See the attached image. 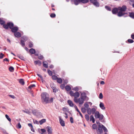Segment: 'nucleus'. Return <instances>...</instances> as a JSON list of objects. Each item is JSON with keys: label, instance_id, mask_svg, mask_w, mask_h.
Returning <instances> with one entry per match:
<instances>
[{"label": "nucleus", "instance_id": "obj_1", "mask_svg": "<svg viewBox=\"0 0 134 134\" xmlns=\"http://www.w3.org/2000/svg\"><path fill=\"white\" fill-rule=\"evenodd\" d=\"M96 110L94 108L91 109V113H92L93 114L95 113L94 117L96 119H99V120L100 121L102 120L104 118L103 115L102 114H100L98 111H96Z\"/></svg>", "mask_w": 134, "mask_h": 134}, {"label": "nucleus", "instance_id": "obj_2", "mask_svg": "<svg viewBox=\"0 0 134 134\" xmlns=\"http://www.w3.org/2000/svg\"><path fill=\"white\" fill-rule=\"evenodd\" d=\"M42 102L43 103H44L46 104L49 103V95L46 92L42 93L41 95Z\"/></svg>", "mask_w": 134, "mask_h": 134}, {"label": "nucleus", "instance_id": "obj_3", "mask_svg": "<svg viewBox=\"0 0 134 134\" xmlns=\"http://www.w3.org/2000/svg\"><path fill=\"white\" fill-rule=\"evenodd\" d=\"M80 98L81 101L80 103V104H83L84 101H87L89 99V98L87 96L85 92H83L81 93Z\"/></svg>", "mask_w": 134, "mask_h": 134}, {"label": "nucleus", "instance_id": "obj_4", "mask_svg": "<svg viewBox=\"0 0 134 134\" xmlns=\"http://www.w3.org/2000/svg\"><path fill=\"white\" fill-rule=\"evenodd\" d=\"M8 26V28L11 29V31L14 33V34L18 30V27L17 26H14V24L11 22H10Z\"/></svg>", "mask_w": 134, "mask_h": 134}, {"label": "nucleus", "instance_id": "obj_5", "mask_svg": "<svg viewBox=\"0 0 134 134\" xmlns=\"http://www.w3.org/2000/svg\"><path fill=\"white\" fill-rule=\"evenodd\" d=\"M10 22H8L7 24H5V21L1 19L0 18V24L1 25H3V27L6 30H7L8 29V26Z\"/></svg>", "mask_w": 134, "mask_h": 134}, {"label": "nucleus", "instance_id": "obj_6", "mask_svg": "<svg viewBox=\"0 0 134 134\" xmlns=\"http://www.w3.org/2000/svg\"><path fill=\"white\" fill-rule=\"evenodd\" d=\"M123 12H122L121 11H119L117 13V15L119 17H121L123 16H124V17H126L128 16V15H125V14H127V13H123Z\"/></svg>", "mask_w": 134, "mask_h": 134}, {"label": "nucleus", "instance_id": "obj_7", "mask_svg": "<svg viewBox=\"0 0 134 134\" xmlns=\"http://www.w3.org/2000/svg\"><path fill=\"white\" fill-rule=\"evenodd\" d=\"M98 126V129H97L96 130L97 133L100 134L102 133L103 132L102 127L100 125H99Z\"/></svg>", "mask_w": 134, "mask_h": 134}, {"label": "nucleus", "instance_id": "obj_8", "mask_svg": "<svg viewBox=\"0 0 134 134\" xmlns=\"http://www.w3.org/2000/svg\"><path fill=\"white\" fill-rule=\"evenodd\" d=\"M118 8L120 11L122 12H125L126 10L127 7L126 5H123L122 7H119Z\"/></svg>", "mask_w": 134, "mask_h": 134}, {"label": "nucleus", "instance_id": "obj_9", "mask_svg": "<svg viewBox=\"0 0 134 134\" xmlns=\"http://www.w3.org/2000/svg\"><path fill=\"white\" fill-rule=\"evenodd\" d=\"M119 10L118 8H117L116 7L114 8L112 10V13L114 14H116L118 13Z\"/></svg>", "mask_w": 134, "mask_h": 134}, {"label": "nucleus", "instance_id": "obj_10", "mask_svg": "<svg viewBox=\"0 0 134 134\" xmlns=\"http://www.w3.org/2000/svg\"><path fill=\"white\" fill-rule=\"evenodd\" d=\"M60 123L61 125L63 127L65 126V122L62 119L60 116L59 117Z\"/></svg>", "mask_w": 134, "mask_h": 134}, {"label": "nucleus", "instance_id": "obj_11", "mask_svg": "<svg viewBox=\"0 0 134 134\" xmlns=\"http://www.w3.org/2000/svg\"><path fill=\"white\" fill-rule=\"evenodd\" d=\"M14 35L16 37H20L21 36V34L19 32H16L14 34Z\"/></svg>", "mask_w": 134, "mask_h": 134}, {"label": "nucleus", "instance_id": "obj_12", "mask_svg": "<svg viewBox=\"0 0 134 134\" xmlns=\"http://www.w3.org/2000/svg\"><path fill=\"white\" fill-rule=\"evenodd\" d=\"M46 129L48 133H52V129L51 127L49 126H47L46 127Z\"/></svg>", "mask_w": 134, "mask_h": 134}, {"label": "nucleus", "instance_id": "obj_13", "mask_svg": "<svg viewBox=\"0 0 134 134\" xmlns=\"http://www.w3.org/2000/svg\"><path fill=\"white\" fill-rule=\"evenodd\" d=\"M34 63L35 65L38 64L39 66H41L42 64L41 62L39 60L35 61Z\"/></svg>", "mask_w": 134, "mask_h": 134}, {"label": "nucleus", "instance_id": "obj_14", "mask_svg": "<svg viewBox=\"0 0 134 134\" xmlns=\"http://www.w3.org/2000/svg\"><path fill=\"white\" fill-rule=\"evenodd\" d=\"M99 105L100 108L102 109L103 110L105 109V108L104 107V104L102 102H100Z\"/></svg>", "mask_w": 134, "mask_h": 134}, {"label": "nucleus", "instance_id": "obj_15", "mask_svg": "<svg viewBox=\"0 0 134 134\" xmlns=\"http://www.w3.org/2000/svg\"><path fill=\"white\" fill-rule=\"evenodd\" d=\"M67 103L71 107H73L74 106V104L70 100H68L67 101Z\"/></svg>", "mask_w": 134, "mask_h": 134}, {"label": "nucleus", "instance_id": "obj_16", "mask_svg": "<svg viewBox=\"0 0 134 134\" xmlns=\"http://www.w3.org/2000/svg\"><path fill=\"white\" fill-rule=\"evenodd\" d=\"M62 110L64 111H67L68 113H70V112L69 111V109L67 107H65L63 108Z\"/></svg>", "mask_w": 134, "mask_h": 134}, {"label": "nucleus", "instance_id": "obj_17", "mask_svg": "<svg viewBox=\"0 0 134 134\" xmlns=\"http://www.w3.org/2000/svg\"><path fill=\"white\" fill-rule=\"evenodd\" d=\"M74 102L76 103H77L78 102H79V104H80V102L81 101V100H80V98H79L78 99H77V98H74Z\"/></svg>", "mask_w": 134, "mask_h": 134}, {"label": "nucleus", "instance_id": "obj_18", "mask_svg": "<svg viewBox=\"0 0 134 134\" xmlns=\"http://www.w3.org/2000/svg\"><path fill=\"white\" fill-rule=\"evenodd\" d=\"M29 52L32 54H34L36 52L35 50L33 48H31L29 50Z\"/></svg>", "mask_w": 134, "mask_h": 134}, {"label": "nucleus", "instance_id": "obj_19", "mask_svg": "<svg viewBox=\"0 0 134 134\" xmlns=\"http://www.w3.org/2000/svg\"><path fill=\"white\" fill-rule=\"evenodd\" d=\"M93 5L96 7H99L100 4L98 2L97 0L95 2L93 3Z\"/></svg>", "mask_w": 134, "mask_h": 134}, {"label": "nucleus", "instance_id": "obj_20", "mask_svg": "<svg viewBox=\"0 0 134 134\" xmlns=\"http://www.w3.org/2000/svg\"><path fill=\"white\" fill-rule=\"evenodd\" d=\"M129 15H127H127L129 16L131 18L134 19V13L133 12H129Z\"/></svg>", "mask_w": 134, "mask_h": 134}, {"label": "nucleus", "instance_id": "obj_21", "mask_svg": "<svg viewBox=\"0 0 134 134\" xmlns=\"http://www.w3.org/2000/svg\"><path fill=\"white\" fill-rule=\"evenodd\" d=\"M80 96V94L78 92H76L74 93V96L75 98L78 97Z\"/></svg>", "mask_w": 134, "mask_h": 134}, {"label": "nucleus", "instance_id": "obj_22", "mask_svg": "<svg viewBox=\"0 0 134 134\" xmlns=\"http://www.w3.org/2000/svg\"><path fill=\"white\" fill-rule=\"evenodd\" d=\"M17 56L21 60H25V59L24 58L22 55H21L19 54H18L17 55Z\"/></svg>", "mask_w": 134, "mask_h": 134}, {"label": "nucleus", "instance_id": "obj_23", "mask_svg": "<svg viewBox=\"0 0 134 134\" xmlns=\"http://www.w3.org/2000/svg\"><path fill=\"white\" fill-rule=\"evenodd\" d=\"M36 116L38 118L43 117L42 114L40 112H37Z\"/></svg>", "mask_w": 134, "mask_h": 134}, {"label": "nucleus", "instance_id": "obj_24", "mask_svg": "<svg viewBox=\"0 0 134 134\" xmlns=\"http://www.w3.org/2000/svg\"><path fill=\"white\" fill-rule=\"evenodd\" d=\"M90 121H92V122L93 123H94L95 122V119L94 118L93 116V115H91L90 116Z\"/></svg>", "mask_w": 134, "mask_h": 134}, {"label": "nucleus", "instance_id": "obj_25", "mask_svg": "<svg viewBox=\"0 0 134 134\" xmlns=\"http://www.w3.org/2000/svg\"><path fill=\"white\" fill-rule=\"evenodd\" d=\"M66 90L67 91H69L71 89L69 85H66L65 87Z\"/></svg>", "mask_w": 134, "mask_h": 134}, {"label": "nucleus", "instance_id": "obj_26", "mask_svg": "<svg viewBox=\"0 0 134 134\" xmlns=\"http://www.w3.org/2000/svg\"><path fill=\"white\" fill-rule=\"evenodd\" d=\"M57 82L61 84L62 83L63 80L60 78H58L57 79Z\"/></svg>", "mask_w": 134, "mask_h": 134}, {"label": "nucleus", "instance_id": "obj_27", "mask_svg": "<svg viewBox=\"0 0 134 134\" xmlns=\"http://www.w3.org/2000/svg\"><path fill=\"white\" fill-rule=\"evenodd\" d=\"M46 119H42L41 120H40L39 122L40 123L41 125L42 124L44 123L45 122H46Z\"/></svg>", "mask_w": 134, "mask_h": 134}, {"label": "nucleus", "instance_id": "obj_28", "mask_svg": "<svg viewBox=\"0 0 134 134\" xmlns=\"http://www.w3.org/2000/svg\"><path fill=\"white\" fill-rule=\"evenodd\" d=\"M102 129H103L104 131L105 132H108V130L103 125H102Z\"/></svg>", "mask_w": 134, "mask_h": 134}, {"label": "nucleus", "instance_id": "obj_29", "mask_svg": "<svg viewBox=\"0 0 134 134\" xmlns=\"http://www.w3.org/2000/svg\"><path fill=\"white\" fill-rule=\"evenodd\" d=\"M19 83L22 85H24V84L25 82L24 80L23 79H20L19 80Z\"/></svg>", "mask_w": 134, "mask_h": 134}, {"label": "nucleus", "instance_id": "obj_30", "mask_svg": "<svg viewBox=\"0 0 134 134\" xmlns=\"http://www.w3.org/2000/svg\"><path fill=\"white\" fill-rule=\"evenodd\" d=\"M80 1L81 3L83 4H85L88 3L89 1V0H79Z\"/></svg>", "mask_w": 134, "mask_h": 134}, {"label": "nucleus", "instance_id": "obj_31", "mask_svg": "<svg viewBox=\"0 0 134 134\" xmlns=\"http://www.w3.org/2000/svg\"><path fill=\"white\" fill-rule=\"evenodd\" d=\"M80 3H81L80 1L79 0H75L74 1V3L76 5H78Z\"/></svg>", "mask_w": 134, "mask_h": 134}, {"label": "nucleus", "instance_id": "obj_32", "mask_svg": "<svg viewBox=\"0 0 134 134\" xmlns=\"http://www.w3.org/2000/svg\"><path fill=\"white\" fill-rule=\"evenodd\" d=\"M37 112L36 109H34L32 110V113L34 115H36Z\"/></svg>", "mask_w": 134, "mask_h": 134}, {"label": "nucleus", "instance_id": "obj_33", "mask_svg": "<svg viewBox=\"0 0 134 134\" xmlns=\"http://www.w3.org/2000/svg\"><path fill=\"white\" fill-rule=\"evenodd\" d=\"M41 131L42 132L41 133L40 132V131H39L38 132L39 133L41 134H43V133L45 132H46V130L44 129H41Z\"/></svg>", "mask_w": 134, "mask_h": 134}, {"label": "nucleus", "instance_id": "obj_34", "mask_svg": "<svg viewBox=\"0 0 134 134\" xmlns=\"http://www.w3.org/2000/svg\"><path fill=\"white\" fill-rule=\"evenodd\" d=\"M36 87V85L35 84L30 85L28 87V89H31L33 87Z\"/></svg>", "mask_w": 134, "mask_h": 134}, {"label": "nucleus", "instance_id": "obj_35", "mask_svg": "<svg viewBox=\"0 0 134 134\" xmlns=\"http://www.w3.org/2000/svg\"><path fill=\"white\" fill-rule=\"evenodd\" d=\"M97 125L96 124H94L92 125V128L94 130L96 129H97Z\"/></svg>", "mask_w": 134, "mask_h": 134}, {"label": "nucleus", "instance_id": "obj_36", "mask_svg": "<svg viewBox=\"0 0 134 134\" xmlns=\"http://www.w3.org/2000/svg\"><path fill=\"white\" fill-rule=\"evenodd\" d=\"M85 118L87 121H88L90 119L89 116L88 114H86L85 115Z\"/></svg>", "mask_w": 134, "mask_h": 134}, {"label": "nucleus", "instance_id": "obj_37", "mask_svg": "<svg viewBox=\"0 0 134 134\" xmlns=\"http://www.w3.org/2000/svg\"><path fill=\"white\" fill-rule=\"evenodd\" d=\"M33 42H32L30 41L29 42V47L30 48H31L32 47H33Z\"/></svg>", "mask_w": 134, "mask_h": 134}, {"label": "nucleus", "instance_id": "obj_38", "mask_svg": "<svg viewBox=\"0 0 134 134\" xmlns=\"http://www.w3.org/2000/svg\"><path fill=\"white\" fill-rule=\"evenodd\" d=\"M20 44L21 45V46L24 47L25 45V44L24 43V41L22 40H21L20 41Z\"/></svg>", "mask_w": 134, "mask_h": 134}, {"label": "nucleus", "instance_id": "obj_39", "mask_svg": "<svg viewBox=\"0 0 134 134\" xmlns=\"http://www.w3.org/2000/svg\"><path fill=\"white\" fill-rule=\"evenodd\" d=\"M127 42L128 43H133L134 42V41L132 39H129L127 40Z\"/></svg>", "mask_w": 134, "mask_h": 134}, {"label": "nucleus", "instance_id": "obj_40", "mask_svg": "<svg viewBox=\"0 0 134 134\" xmlns=\"http://www.w3.org/2000/svg\"><path fill=\"white\" fill-rule=\"evenodd\" d=\"M5 117L10 122L11 121V119L9 117V116L7 115H5Z\"/></svg>", "mask_w": 134, "mask_h": 134}, {"label": "nucleus", "instance_id": "obj_41", "mask_svg": "<svg viewBox=\"0 0 134 134\" xmlns=\"http://www.w3.org/2000/svg\"><path fill=\"white\" fill-rule=\"evenodd\" d=\"M105 8L108 10L111 11V8L109 6H105Z\"/></svg>", "mask_w": 134, "mask_h": 134}, {"label": "nucleus", "instance_id": "obj_42", "mask_svg": "<svg viewBox=\"0 0 134 134\" xmlns=\"http://www.w3.org/2000/svg\"><path fill=\"white\" fill-rule=\"evenodd\" d=\"M9 70L10 72H13L14 70V68L12 66H10L9 68Z\"/></svg>", "mask_w": 134, "mask_h": 134}, {"label": "nucleus", "instance_id": "obj_43", "mask_svg": "<svg viewBox=\"0 0 134 134\" xmlns=\"http://www.w3.org/2000/svg\"><path fill=\"white\" fill-rule=\"evenodd\" d=\"M52 78L53 80H55L57 79L58 77L56 76L55 75H53L52 76Z\"/></svg>", "mask_w": 134, "mask_h": 134}, {"label": "nucleus", "instance_id": "obj_44", "mask_svg": "<svg viewBox=\"0 0 134 134\" xmlns=\"http://www.w3.org/2000/svg\"><path fill=\"white\" fill-rule=\"evenodd\" d=\"M47 71L48 74L50 76H52L53 73L51 71L49 70H47Z\"/></svg>", "mask_w": 134, "mask_h": 134}, {"label": "nucleus", "instance_id": "obj_45", "mask_svg": "<svg viewBox=\"0 0 134 134\" xmlns=\"http://www.w3.org/2000/svg\"><path fill=\"white\" fill-rule=\"evenodd\" d=\"M43 66L46 68H47L48 67V63H47V64H45L44 63V62H43Z\"/></svg>", "mask_w": 134, "mask_h": 134}, {"label": "nucleus", "instance_id": "obj_46", "mask_svg": "<svg viewBox=\"0 0 134 134\" xmlns=\"http://www.w3.org/2000/svg\"><path fill=\"white\" fill-rule=\"evenodd\" d=\"M16 127L18 129H20L21 128V126L20 122L18 123L16 125Z\"/></svg>", "mask_w": 134, "mask_h": 134}, {"label": "nucleus", "instance_id": "obj_47", "mask_svg": "<svg viewBox=\"0 0 134 134\" xmlns=\"http://www.w3.org/2000/svg\"><path fill=\"white\" fill-rule=\"evenodd\" d=\"M81 109L82 112L83 113H85L86 112V110L84 107L82 108Z\"/></svg>", "mask_w": 134, "mask_h": 134}, {"label": "nucleus", "instance_id": "obj_48", "mask_svg": "<svg viewBox=\"0 0 134 134\" xmlns=\"http://www.w3.org/2000/svg\"><path fill=\"white\" fill-rule=\"evenodd\" d=\"M51 87L53 89L56 87L54 83H52L50 85Z\"/></svg>", "mask_w": 134, "mask_h": 134}, {"label": "nucleus", "instance_id": "obj_49", "mask_svg": "<svg viewBox=\"0 0 134 134\" xmlns=\"http://www.w3.org/2000/svg\"><path fill=\"white\" fill-rule=\"evenodd\" d=\"M50 16L52 18H54L55 17L56 15L55 13H52L50 14Z\"/></svg>", "mask_w": 134, "mask_h": 134}, {"label": "nucleus", "instance_id": "obj_50", "mask_svg": "<svg viewBox=\"0 0 134 134\" xmlns=\"http://www.w3.org/2000/svg\"><path fill=\"white\" fill-rule=\"evenodd\" d=\"M72 90H74L75 91H79V88L78 87L76 86V87H75L73 88L72 89Z\"/></svg>", "mask_w": 134, "mask_h": 134}, {"label": "nucleus", "instance_id": "obj_51", "mask_svg": "<svg viewBox=\"0 0 134 134\" xmlns=\"http://www.w3.org/2000/svg\"><path fill=\"white\" fill-rule=\"evenodd\" d=\"M44 58L43 56L41 54H40V55L38 57V58L40 60Z\"/></svg>", "mask_w": 134, "mask_h": 134}, {"label": "nucleus", "instance_id": "obj_52", "mask_svg": "<svg viewBox=\"0 0 134 134\" xmlns=\"http://www.w3.org/2000/svg\"><path fill=\"white\" fill-rule=\"evenodd\" d=\"M87 113L89 115H90L91 114V108H90L88 109L87 110Z\"/></svg>", "mask_w": 134, "mask_h": 134}, {"label": "nucleus", "instance_id": "obj_53", "mask_svg": "<svg viewBox=\"0 0 134 134\" xmlns=\"http://www.w3.org/2000/svg\"><path fill=\"white\" fill-rule=\"evenodd\" d=\"M65 86V85L64 84H62L60 85V88L61 89L63 90V89Z\"/></svg>", "mask_w": 134, "mask_h": 134}, {"label": "nucleus", "instance_id": "obj_54", "mask_svg": "<svg viewBox=\"0 0 134 134\" xmlns=\"http://www.w3.org/2000/svg\"><path fill=\"white\" fill-rule=\"evenodd\" d=\"M103 97V94L102 93H100L99 94V98L100 99H102Z\"/></svg>", "mask_w": 134, "mask_h": 134}, {"label": "nucleus", "instance_id": "obj_55", "mask_svg": "<svg viewBox=\"0 0 134 134\" xmlns=\"http://www.w3.org/2000/svg\"><path fill=\"white\" fill-rule=\"evenodd\" d=\"M84 106L87 108H89L88 107H89V105L88 104H87V103H85L84 104Z\"/></svg>", "mask_w": 134, "mask_h": 134}, {"label": "nucleus", "instance_id": "obj_56", "mask_svg": "<svg viewBox=\"0 0 134 134\" xmlns=\"http://www.w3.org/2000/svg\"><path fill=\"white\" fill-rule=\"evenodd\" d=\"M69 94L71 96H74V93L72 91H71L70 92Z\"/></svg>", "mask_w": 134, "mask_h": 134}, {"label": "nucleus", "instance_id": "obj_57", "mask_svg": "<svg viewBox=\"0 0 134 134\" xmlns=\"http://www.w3.org/2000/svg\"><path fill=\"white\" fill-rule=\"evenodd\" d=\"M53 92L55 93L56 92H58V89L56 87L54 88V89H53Z\"/></svg>", "mask_w": 134, "mask_h": 134}, {"label": "nucleus", "instance_id": "obj_58", "mask_svg": "<svg viewBox=\"0 0 134 134\" xmlns=\"http://www.w3.org/2000/svg\"><path fill=\"white\" fill-rule=\"evenodd\" d=\"M53 98H51L50 99H49V103H52L53 102Z\"/></svg>", "mask_w": 134, "mask_h": 134}, {"label": "nucleus", "instance_id": "obj_59", "mask_svg": "<svg viewBox=\"0 0 134 134\" xmlns=\"http://www.w3.org/2000/svg\"><path fill=\"white\" fill-rule=\"evenodd\" d=\"M39 53V52H38V51H36V52L35 54V55L36 56H37L38 55Z\"/></svg>", "mask_w": 134, "mask_h": 134}, {"label": "nucleus", "instance_id": "obj_60", "mask_svg": "<svg viewBox=\"0 0 134 134\" xmlns=\"http://www.w3.org/2000/svg\"><path fill=\"white\" fill-rule=\"evenodd\" d=\"M4 56V54H3L2 53H1L0 54V58L1 59H2Z\"/></svg>", "mask_w": 134, "mask_h": 134}, {"label": "nucleus", "instance_id": "obj_61", "mask_svg": "<svg viewBox=\"0 0 134 134\" xmlns=\"http://www.w3.org/2000/svg\"><path fill=\"white\" fill-rule=\"evenodd\" d=\"M37 75L42 80H43V78L41 75L39 74H37Z\"/></svg>", "mask_w": 134, "mask_h": 134}, {"label": "nucleus", "instance_id": "obj_62", "mask_svg": "<svg viewBox=\"0 0 134 134\" xmlns=\"http://www.w3.org/2000/svg\"><path fill=\"white\" fill-rule=\"evenodd\" d=\"M70 120L71 123H73L74 122L73 119L72 117H70Z\"/></svg>", "mask_w": 134, "mask_h": 134}, {"label": "nucleus", "instance_id": "obj_63", "mask_svg": "<svg viewBox=\"0 0 134 134\" xmlns=\"http://www.w3.org/2000/svg\"><path fill=\"white\" fill-rule=\"evenodd\" d=\"M74 107L75 109L78 112H79L80 111L76 105H75L74 106Z\"/></svg>", "mask_w": 134, "mask_h": 134}, {"label": "nucleus", "instance_id": "obj_64", "mask_svg": "<svg viewBox=\"0 0 134 134\" xmlns=\"http://www.w3.org/2000/svg\"><path fill=\"white\" fill-rule=\"evenodd\" d=\"M131 37L132 39H134V33H133L131 35Z\"/></svg>", "mask_w": 134, "mask_h": 134}]
</instances>
